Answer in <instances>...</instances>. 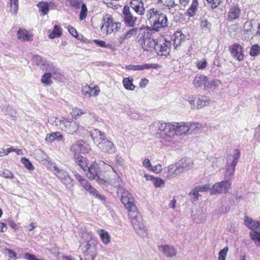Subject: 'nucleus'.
Wrapping results in <instances>:
<instances>
[{
  "instance_id": "nucleus-59",
  "label": "nucleus",
  "mask_w": 260,
  "mask_h": 260,
  "mask_svg": "<svg viewBox=\"0 0 260 260\" xmlns=\"http://www.w3.org/2000/svg\"><path fill=\"white\" fill-rule=\"evenodd\" d=\"M212 9L217 8L221 2V0H206Z\"/></svg>"
},
{
  "instance_id": "nucleus-29",
  "label": "nucleus",
  "mask_w": 260,
  "mask_h": 260,
  "mask_svg": "<svg viewBox=\"0 0 260 260\" xmlns=\"http://www.w3.org/2000/svg\"><path fill=\"white\" fill-rule=\"evenodd\" d=\"M102 243L105 245H108L111 241V236L103 229H99L97 231Z\"/></svg>"
},
{
  "instance_id": "nucleus-53",
  "label": "nucleus",
  "mask_w": 260,
  "mask_h": 260,
  "mask_svg": "<svg viewBox=\"0 0 260 260\" xmlns=\"http://www.w3.org/2000/svg\"><path fill=\"white\" fill-rule=\"evenodd\" d=\"M21 161L24 165L25 168L28 170H34V167L32 165L31 162L29 160V159L26 158L25 157H23L21 159Z\"/></svg>"
},
{
  "instance_id": "nucleus-7",
  "label": "nucleus",
  "mask_w": 260,
  "mask_h": 260,
  "mask_svg": "<svg viewBox=\"0 0 260 260\" xmlns=\"http://www.w3.org/2000/svg\"><path fill=\"white\" fill-rule=\"evenodd\" d=\"M117 192L118 194H121V202L125 208L128 210V213L130 211H133L137 209L136 206L134 203V198L128 191L124 189L123 188H119L117 190Z\"/></svg>"
},
{
  "instance_id": "nucleus-61",
  "label": "nucleus",
  "mask_w": 260,
  "mask_h": 260,
  "mask_svg": "<svg viewBox=\"0 0 260 260\" xmlns=\"http://www.w3.org/2000/svg\"><path fill=\"white\" fill-rule=\"evenodd\" d=\"M1 176L6 178H12L13 175L12 172L9 170H4L1 174Z\"/></svg>"
},
{
  "instance_id": "nucleus-40",
  "label": "nucleus",
  "mask_w": 260,
  "mask_h": 260,
  "mask_svg": "<svg viewBox=\"0 0 260 260\" xmlns=\"http://www.w3.org/2000/svg\"><path fill=\"white\" fill-rule=\"evenodd\" d=\"M190 105L191 110H195L197 109V103L198 101V96L196 95H191L188 96L186 100Z\"/></svg>"
},
{
  "instance_id": "nucleus-5",
  "label": "nucleus",
  "mask_w": 260,
  "mask_h": 260,
  "mask_svg": "<svg viewBox=\"0 0 260 260\" xmlns=\"http://www.w3.org/2000/svg\"><path fill=\"white\" fill-rule=\"evenodd\" d=\"M240 152L237 149H235L233 154H230L227 159V165L225 173L226 180H231L234 176L236 166L240 157Z\"/></svg>"
},
{
  "instance_id": "nucleus-52",
  "label": "nucleus",
  "mask_w": 260,
  "mask_h": 260,
  "mask_svg": "<svg viewBox=\"0 0 260 260\" xmlns=\"http://www.w3.org/2000/svg\"><path fill=\"white\" fill-rule=\"evenodd\" d=\"M87 9L85 4H83L81 7V10L79 14V19L80 20H84L87 15Z\"/></svg>"
},
{
  "instance_id": "nucleus-55",
  "label": "nucleus",
  "mask_w": 260,
  "mask_h": 260,
  "mask_svg": "<svg viewBox=\"0 0 260 260\" xmlns=\"http://www.w3.org/2000/svg\"><path fill=\"white\" fill-rule=\"evenodd\" d=\"M153 183L156 187H160L164 184L165 182L163 180L159 178H155L153 179Z\"/></svg>"
},
{
  "instance_id": "nucleus-37",
  "label": "nucleus",
  "mask_w": 260,
  "mask_h": 260,
  "mask_svg": "<svg viewBox=\"0 0 260 260\" xmlns=\"http://www.w3.org/2000/svg\"><path fill=\"white\" fill-rule=\"evenodd\" d=\"M39 11L42 13V16L48 14L49 11V4L45 2H41L37 4Z\"/></svg>"
},
{
  "instance_id": "nucleus-8",
  "label": "nucleus",
  "mask_w": 260,
  "mask_h": 260,
  "mask_svg": "<svg viewBox=\"0 0 260 260\" xmlns=\"http://www.w3.org/2000/svg\"><path fill=\"white\" fill-rule=\"evenodd\" d=\"M53 172L54 175L67 188L70 189L73 187V180L67 171L57 166H54Z\"/></svg>"
},
{
  "instance_id": "nucleus-30",
  "label": "nucleus",
  "mask_w": 260,
  "mask_h": 260,
  "mask_svg": "<svg viewBox=\"0 0 260 260\" xmlns=\"http://www.w3.org/2000/svg\"><path fill=\"white\" fill-rule=\"evenodd\" d=\"M83 92L85 95H88V96L91 95L96 96L100 92V89L96 86L92 88L86 85L84 87Z\"/></svg>"
},
{
  "instance_id": "nucleus-42",
  "label": "nucleus",
  "mask_w": 260,
  "mask_h": 260,
  "mask_svg": "<svg viewBox=\"0 0 260 260\" xmlns=\"http://www.w3.org/2000/svg\"><path fill=\"white\" fill-rule=\"evenodd\" d=\"M115 179L110 180V182L107 181V183L105 185H107L108 184H111L115 187H117V190L119 189V188H122L121 185L122 182L121 179L119 177L116 176L115 177Z\"/></svg>"
},
{
  "instance_id": "nucleus-48",
  "label": "nucleus",
  "mask_w": 260,
  "mask_h": 260,
  "mask_svg": "<svg viewBox=\"0 0 260 260\" xmlns=\"http://www.w3.org/2000/svg\"><path fill=\"white\" fill-rule=\"evenodd\" d=\"M260 53V46L257 44H254L251 47L249 54L252 56H257Z\"/></svg>"
},
{
  "instance_id": "nucleus-45",
  "label": "nucleus",
  "mask_w": 260,
  "mask_h": 260,
  "mask_svg": "<svg viewBox=\"0 0 260 260\" xmlns=\"http://www.w3.org/2000/svg\"><path fill=\"white\" fill-rule=\"evenodd\" d=\"M89 193L93 195V196L95 197L96 198L102 200L104 201L105 200V197L104 196L101 195L100 194L98 191L93 188L92 186H91L89 189L87 190Z\"/></svg>"
},
{
  "instance_id": "nucleus-15",
  "label": "nucleus",
  "mask_w": 260,
  "mask_h": 260,
  "mask_svg": "<svg viewBox=\"0 0 260 260\" xmlns=\"http://www.w3.org/2000/svg\"><path fill=\"white\" fill-rule=\"evenodd\" d=\"M229 50L232 56L238 61L244 59V51L241 45L239 44H234L230 47Z\"/></svg>"
},
{
  "instance_id": "nucleus-62",
  "label": "nucleus",
  "mask_w": 260,
  "mask_h": 260,
  "mask_svg": "<svg viewBox=\"0 0 260 260\" xmlns=\"http://www.w3.org/2000/svg\"><path fill=\"white\" fill-rule=\"evenodd\" d=\"M13 151L15 152L18 155H22L23 154L22 150L16 148H13L12 147L6 149L5 153L8 154L11 152Z\"/></svg>"
},
{
  "instance_id": "nucleus-46",
  "label": "nucleus",
  "mask_w": 260,
  "mask_h": 260,
  "mask_svg": "<svg viewBox=\"0 0 260 260\" xmlns=\"http://www.w3.org/2000/svg\"><path fill=\"white\" fill-rule=\"evenodd\" d=\"M138 31V28H133L127 31L126 34L122 36V40L128 39L132 36H136Z\"/></svg>"
},
{
  "instance_id": "nucleus-34",
  "label": "nucleus",
  "mask_w": 260,
  "mask_h": 260,
  "mask_svg": "<svg viewBox=\"0 0 260 260\" xmlns=\"http://www.w3.org/2000/svg\"><path fill=\"white\" fill-rule=\"evenodd\" d=\"M241 14V10L237 6L232 7L229 12V19L234 20L239 18Z\"/></svg>"
},
{
  "instance_id": "nucleus-35",
  "label": "nucleus",
  "mask_w": 260,
  "mask_h": 260,
  "mask_svg": "<svg viewBox=\"0 0 260 260\" xmlns=\"http://www.w3.org/2000/svg\"><path fill=\"white\" fill-rule=\"evenodd\" d=\"M152 67L151 64H144L141 65H129L125 67L126 70L133 71H142L145 69H148Z\"/></svg>"
},
{
  "instance_id": "nucleus-64",
  "label": "nucleus",
  "mask_w": 260,
  "mask_h": 260,
  "mask_svg": "<svg viewBox=\"0 0 260 260\" xmlns=\"http://www.w3.org/2000/svg\"><path fill=\"white\" fill-rule=\"evenodd\" d=\"M149 170L153 171L156 173H159L162 170V166L160 164L157 165L153 167L151 166V167L150 168Z\"/></svg>"
},
{
  "instance_id": "nucleus-6",
  "label": "nucleus",
  "mask_w": 260,
  "mask_h": 260,
  "mask_svg": "<svg viewBox=\"0 0 260 260\" xmlns=\"http://www.w3.org/2000/svg\"><path fill=\"white\" fill-rule=\"evenodd\" d=\"M103 20L104 23L101 27V30L103 34H110L115 31H117L120 28L121 23L114 21L109 15L104 16Z\"/></svg>"
},
{
  "instance_id": "nucleus-41",
  "label": "nucleus",
  "mask_w": 260,
  "mask_h": 260,
  "mask_svg": "<svg viewBox=\"0 0 260 260\" xmlns=\"http://www.w3.org/2000/svg\"><path fill=\"white\" fill-rule=\"evenodd\" d=\"M85 112L86 110L84 109H81L78 108H74L71 112V115L73 118L76 119L77 117L80 116Z\"/></svg>"
},
{
  "instance_id": "nucleus-57",
  "label": "nucleus",
  "mask_w": 260,
  "mask_h": 260,
  "mask_svg": "<svg viewBox=\"0 0 260 260\" xmlns=\"http://www.w3.org/2000/svg\"><path fill=\"white\" fill-rule=\"evenodd\" d=\"M97 45L104 48H112V45L106 44L105 42L103 41L94 40L93 41Z\"/></svg>"
},
{
  "instance_id": "nucleus-36",
  "label": "nucleus",
  "mask_w": 260,
  "mask_h": 260,
  "mask_svg": "<svg viewBox=\"0 0 260 260\" xmlns=\"http://www.w3.org/2000/svg\"><path fill=\"white\" fill-rule=\"evenodd\" d=\"M207 159L211 163L212 167L214 169L220 167L221 164H222V162H221L222 160V159L215 157L213 156H207Z\"/></svg>"
},
{
  "instance_id": "nucleus-24",
  "label": "nucleus",
  "mask_w": 260,
  "mask_h": 260,
  "mask_svg": "<svg viewBox=\"0 0 260 260\" xmlns=\"http://www.w3.org/2000/svg\"><path fill=\"white\" fill-rule=\"evenodd\" d=\"M207 76L205 75H197L193 81L192 84L196 88L204 87L205 89V84H206Z\"/></svg>"
},
{
  "instance_id": "nucleus-56",
  "label": "nucleus",
  "mask_w": 260,
  "mask_h": 260,
  "mask_svg": "<svg viewBox=\"0 0 260 260\" xmlns=\"http://www.w3.org/2000/svg\"><path fill=\"white\" fill-rule=\"evenodd\" d=\"M182 36H184L183 34L179 31H177L175 32V35L174 36V44L177 45L180 43L182 40Z\"/></svg>"
},
{
  "instance_id": "nucleus-16",
  "label": "nucleus",
  "mask_w": 260,
  "mask_h": 260,
  "mask_svg": "<svg viewBox=\"0 0 260 260\" xmlns=\"http://www.w3.org/2000/svg\"><path fill=\"white\" fill-rule=\"evenodd\" d=\"M98 146L103 151L109 154H112L115 152L116 148L113 144L106 138L102 140L100 143H99Z\"/></svg>"
},
{
  "instance_id": "nucleus-31",
  "label": "nucleus",
  "mask_w": 260,
  "mask_h": 260,
  "mask_svg": "<svg viewBox=\"0 0 260 260\" xmlns=\"http://www.w3.org/2000/svg\"><path fill=\"white\" fill-rule=\"evenodd\" d=\"M167 170L169 173L168 175L170 176H177L182 173L178 163L169 165Z\"/></svg>"
},
{
  "instance_id": "nucleus-22",
  "label": "nucleus",
  "mask_w": 260,
  "mask_h": 260,
  "mask_svg": "<svg viewBox=\"0 0 260 260\" xmlns=\"http://www.w3.org/2000/svg\"><path fill=\"white\" fill-rule=\"evenodd\" d=\"M85 143L83 141H78L72 145L71 147V151L74 154H79L80 153L84 152Z\"/></svg>"
},
{
  "instance_id": "nucleus-27",
  "label": "nucleus",
  "mask_w": 260,
  "mask_h": 260,
  "mask_svg": "<svg viewBox=\"0 0 260 260\" xmlns=\"http://www.w3.org/2000/svg\"><path fill=\"white\" fill-rule=\"evenodd\" d=\"M90 135L94 143L97 145H99V143H100L102 140L105 139L103 134L98 129H94L91 132Z\"/></svg>"
},
{
  "instance_id": "nucleus-10",
  "label": "nucleus",
  "mask_w": 260,
  "mask_h": 260,
  "mask_svg": "<svg viewBox=\"0 0 260 260\" xmlns=\"http://www.w3.org/2000/svg\"><path fill=\"white\" fill-rule=\"evenodd\" d=\"M140 42L144 50L149 52L155 51L157 43L151 37V35L148 32L144 33L143 36L140 38Z\"/></svg>"
},
{
  "instance_id": "nucleus-11",
  "label": "nucleus",
  "mask_w": 260,
  "mask_h": 260,
  "mask_svg": "<svg viewBox=\"0 0 260 260\" xmlns=\"http://www.w3.org/2000/svg\"><path fill=\"white\" fill-rule=\"evenodd\" d=\"M231 188V183L228 180H223L215 183L211 188L210 192L212 194L227 193Z\"/></svg>"
},
{
  "instance_id": "nucleus-39",
  "label": "nucleus",
  "mask_w": 260,
  "mask_h": 260,
  "mask_svg": "<svg viewBox=\"0 0 260 260\" xmlns=\"http://www.w3.org/2000/svg\"><path fill=\"white\" fill-rule=\"evenodd\" d=\"M61 35V30L60 26L58 25H55L53 29L49 35L50 39H53L55 38L59 37Z\"/></svg>"
},
{
  "instance_id": "nucleus-12",
  "label": "nucleus",
  "mask_w": 260,
  "mask_h": 260,
  "mask_svg": "<svg viewBox=\"0 0 260 260\" xmlns=\"http://www.w3.org/2000/svg\"><path fill=\"white\" fill-rule=\"evenodd\" d=\"M123 18L125 24L130 27H134L136 25L137 17L134 15L129 7L125 6L122 11Z\"/></svg>"
},
{
  "instance_id": "nucleus-63",
  "label": "nucleus",
  "mask_w": 260,
  "mask_h": 260,
  "mask_svg": "<svg viewBox=\"0 0 260 260\" xmlns=\"http://www.w3.org/2000/svg\"><path fill=\"white\" fill-rule=\"evenodd\" d=\"M5 252L11 258H14L16 257V253L12 249H5Z\"/></svg>"
},
{
  "instance_id": "nucleus-25",
  "label": "nucleus",
  "mask_w": 260,
  "mask_h": 260,
  "mask_svg": "<svg viewBox=\"0 0 260 260\" xmlns=\"http://www.w3.org/2000/svg\"><path fill=\"white\" fill-rule=\"evenodd\" d=\"M18 39L23 42L29 41L32 40V36L29 34L27 30L23 29H19L17 31Z\"/></svg>"
},
{
  "instance_id": "nucleus-33",
  "label": "nucleus",
  "mask_w": 260,
  "mask_h": 260,
  "mask_svg": "<svg viewBox=\"0 0 260 260\" xmlns=\"http://www.w3.org/2000/svg\"><path fill=\"white\" fill-rule=\"evenodd\" d=\"M133 78L132 77L124 78L122 80V84L124 87L129 90H134L136 86L133 84Z\"/></svg>"
},
{
  "instance_id": "nucleus-28",
  "label": "nucleus",
  "mask_w": 260,
  "mask_h": 260,
  "mask_svg": "<svg viewBox=\"0 0 260 260\" xmlns=\"http://www.w3.org/2000/svg\"><path fill=\"white\" fill-rule=\"evenodd\" d=\"M221 84V82L218 79H210L207 77L206 84H205V89H215Z\"/></svg>"
},
{
  "instance_id": "nucleus-9",
  "label": "nucleus",
  "mask_w": 260,
  "mask_h": 260,
  "mask_svg": "<svg viewBox=\"0 0 260 260\" xmlns=\"http://www.w3.org/2000/svg\"><path fill=\"white\" fill-rule=\"evenodd\" d=\"M100 168L95 162H92L86 170V176L89 179L95 180L99 184H106L107 181L99 176Z\"/></svg>"
},
{
  "instance_id": "nucleus-13",
  "label": "nucleus",
  "mask_w": 260,
  "mask_h": 260,
  "mask_svg": "<svg viewBox=\"0 0 260 260\" xmlns=\"http://www.w3.org/2000/svg\"><path fill=\"white\" fill-rule=\"evenodd\" d=\"M83 127L79 125L73 119L65 118L64 122L63 129L70 134L79 133L83 130Z\"/></svg>"
},
{
  "instance_id": "nucleus-60",
  "label": "nucleus",
  "mask_w": 260,
  "mask_h": 260,
  "mask_svg": "<svg viewBox=\"0 0 260 260\" xmlns=\"http://www.w3.org/2000/svg\"><path fill=\"white\" fill-rule=\"evenodd\" d=\"M197 187L200 192H206L208 190L210 191L211 188L210 187V184H206L203 185L197 186Z\"/></svg>"
},
{
  "instance_id": "nucleus-2",
  "label": "nucleus",
  "mask_w": 260,
  "mask_h": 260,
  "mask_svg": "<svg viewBox=\"0 0 260 260\" xmlns=\"http://www.w3.org/2000/svg\"><path fill=\"white\" fill-rule=\"evenodd\" d=\"M146 20L152 29L158 31L168 27V20L166 14L154 8L149 9L146 14Z\"/></svg>"
},
{
  "instance_id": "nucleus-43",
  "label": "nucleus",
  "mask_w": 260,
  "mask_h": 260,
  "mask_svg": "<svg viewBox=\"0 0 260 260\" xmlns=\"http://www.w3.org/2000/svg\"><path fill=\"white\" fill-rule=\"evenodd\" d=\"M41 82L43 84L50 85L52 81L51 80V74L50 73H45L42 77Z\"/></svg>"
},
{
  "instance_id": "nucleus-51",
  "label": "nucleus",
  "mask_w": 260,
  "mask_h": 260,
  "mask_svg": "<svg viewBox=\"0 0 260 260\" xmlns=\"http://www.w3.org/2000/svg\"><path fill=\"white\" fill-rule=\"evenodd\" d=\"M196 66L199 70L205 69L207 66V61L205 58L202 59L196 62Z\"/></svg>"
},
{
  "instance_id": "nucleus-47",
  "label": "nucleus",
  "mask_w": 260,
  "mask_h": 260,
  "mask_svg": "<svg viewBox=\"0 0 260 260\" xmlns=\"http://www.w3.org/2000/svg\"><path fill=\"white\" fill-rule=\"evenodd\" d=\"M200 26L203 31L209 32L210 30L211 24L207 20H202L200 22Z\"/></svg>"
},
{
  "instance_id": "nucleus-21",
  "label": "nucleus",
  "mask_w": 260,
  "mask_h": 260,
  "mask_svg": "<svg viewBox=\"0 0 260 260\" xmlns=\"http://www.w3.org/2000/svg\"><path fill=\"white\" fill-rule=\"evenodd\" d=\"M159 251L162 252L167 257H173L176 255V250L175 248L168 245H161L158 246Z\"/></svg>"
},
{
  "instance_id": "nucleus-32",
  "label": "nucleus",
  "mask_w": 260,
  "mask_h": 260,
  "mask_svg": "<svg viewBox=\"0 0 260 260\" xmlns=\"http://www.w3.org/2000/svg\"><path fill=\"white\" fill-rule=\"evenodd\" d=\"M65 118V117H62L61 119H58L55 117H51L49 118L48 121L53 125L57 126L63 130Z\"/></svg>"
},
{
  "instance_id": "nucleus-58",
  "label": "nucleus",
  "mask_w": 260,
  "mask_h": 260,
  "mask_svg": "<svg viewBox=\"0 0 260 260\" xmlns=\"http://www.w3.org/2000/svg\"><path fill=\"white\" fill-rule=\"evenodd\" d=\"M2 111L4 113L5 115H8L11 116H12L14 110L12 108L10 107L9 106H4L3 108Z\"/></svg>"
},
{
  "instance_id": "nucleus-17",
  "label": "nucleus",
  "mask_w": 260,
  "mask_h": 260,
  "mask_svg": "<svg viewBox=\"0 0 260 260\" xmlns=\"http://www.w3.org/2000/svg\"><path fill=\"white\" fill-rule=\"evenodd\" d=\"M33 61L37 66H40L43 70L50 71L53 69L52 63L49 62L40 56L37 55L34 56Z\"/></svg>"
},
{
  "instance_id": "nucleus-54",
  "label": "nucleus",
  "mask_w": 260,
  "mask_h": 260,
  "mask_svg": "<svg viewBox=\"0 0 260 260\" xmlns=\"http://www.w3.org/2000/svg\"><path fill=\"white\" fill-rule=\"evenodd\" d=\"M257 221L252 220L251 218L246 217L245 219V224L249 229L252 230L254 229V225Z\"/></svg>"
},
{
  "instance_id": "nucleus-49",
  "label": "nucleus",
  "mask_w": 260,
  "mask_h": 260,
  "mask_svg": "<svg viewBox=\"0 0 260 260\" xmlns=\"http://www.w3.org/2000/svg\"><path fill=\"white\" fill-rule=\"evenodd\" d=\"M11 4L10 11L13 14H16L18 8V0H10Z\"/></svg>"
},
{
  "instance_id": "nucleus-44",
  "label": "nucleus",
  "mask_w": 260,
  "mask_h": 260,
  "mask_svg": "<svg viewBox=\"0 0 260 260\" xmlns=\"http://www.w3.org/2000/svg\"><path fill=\"white\" fill-rule=\"evenodd\" d=\"M250 238L254 241L256 245L260 243V232H250L249 233Z\"/></svg>"
},
{
  "instance_id": "nucleus-50",
  "label": "nucleus",
  "mask_w": 260,
  "mask_h": 260,
  "mask_svg": "<svg viewBox=\"0 0 260 260\" xmlns=\"http://www.w3.org/2000/svg\"><path fill=\"white\" fill-rule=\"evenodd\" d=\"M228 250V246H225L221 249L219 252L218 260H225Z\"/></svg>"
},
{
  "instance_id": "nucleus-19",
  "label": "nucleus",
  "mask_w": 260,
  "mask_h": 260,
  "mask_svg": "<svg viewBox=\"0 0 260 260\" xmlns=\"http://www.w3.org/2000/svg\"><path fill=\"white\" fill-rule=\"evenodd\" d=\"M131 7L137 14L140 15L144 14L145 9L142 0H132L131 2Z\"/></svg>"
},
{
  "instance_id": "nucleus-18",
  "label": "nucleus",
  "mask_w": 260,
  "mask_h": 260,
  "mask_svg": "<svg viewBox=\"0 0 260 260\" xmlns=\"http://www.w3.org/2000/svg\"><path fill=\"white\" fill-rule=\"evenodd\" d=\"M157 3L162 9H167L171 13L173 14V8L178 6L175 0H157Z\"/></svg>"
},
{
  "instance_id": "nucleus-26",
  "label": "nucleus",
  "mask_w": 260,
  "mask_h": 260,
  "mask_svg": "<svg viewBox=\"0 0 260 260\" xmlns=\"http://www.w3.org/2000/svg\"><path fill=\"white\" fill-rule=\"evenodd\" d=\"M63 139V136L58 132H53L46 135L45 141L47 142L52 143L55 141H60Z\"/></svg>"
},
{
  "instance_id": "nucleus-38",
  "label": "nucleus",
  "mask_w": 260,
  "mask_h": 260,
  "mask_svg": "<svg viewBox=\"0 0 260 260\" xmlns=\"http://www.w3.org/2000/svg\"><path fill=\"white\" fill-rule=\"evenodd\" d=\"M198 5L199 3L198 0H192L191 4L187 11V15L188 16L192 17L196 15Z\"/></svg>"
},
{
  "instance_id": "nucleus-20",
  "label": "nucleus",
  "mask_w": 260,
  "mask_h": 260,
  "mask_svg": "<svg viewBox=\"0 0 260 260\" xmlns=\"http://www.w3.org/2000/svg\"><path fill=\"white\" fill-rule=\"evenodd\" d=\"M177 163L182 173L191 169L193 164L192 160L190 158L182 159Z\"/></svg>"
},
{
  "instance_id": "nucleus-1",
  "label": "nucleus",
  "mask_w": 260,
  "mask_h": 260,
  "mask_svg": "<svg viewBox=\"0 0 260 260\" xmlns=\"http://www.w3.org/2000/svg\"><path fill=\"white\" fill-rule=\"evenodd\" d=\"M171 123L155 121L149 126V130L154 137L160 139L161 142L166 146L174 144L171 138Z\"/></svg>"
},
{
  "instance_id": "nucleus-3",
  "label": "nucleus",
  "mask_w": 260,
  "mask_h": 260,
  "mask_svg": "<svg viewBox=\"0 0 260 260\" xmlns=\"http://www.w3.org/2000/svg\"><path fill=\"white\" fill-rule=\"evenodd\" d=\"M197 124L194 123L190 122H172L171 123V138L172 139L175 135L182 136L188 134H191L193 129H194L197 126Z\"/></svg>"
},
{
  "instance_id": "nucleus-23",
  "label": "nucleus",
  "mask_w": 260,
  "mask_h": 260,
  "mask_svg": "<svg viewBox=\"0 0 260 260\" xmlns=\"http://www.w3.org/2000/svg\"><path fill=\"white\" fill-rule=\"evenodd\" d=\"M210 103V99L209 97L204 95L198 96L196 109H201L205 107L209 106Z\"/></svg>"
},
{
  "instance_id": "nucleus-4",
  "label": "nucleus",
  "mask_w": 260,
  "mask_h": 260,
  "mask_svg": "<svg viewBox=\"0 0 260 260\" xmlns=\"http://www.w3.org/2000/svg\"><path fill=\"white\" fill-rule=\"evenodd\" d=\"M129 218L136 233L141 237H144L147 235V229L143 223L142 216L137 209L128 213Z\"/></svg>"
},
{
  "instance_id": "nucleus-14",
  "label": "nucleus",
  "mask_w": 260,
  "mask_h": 260,
  "mask_svg": "<svg viewBox=\"0 0 260 260\" xmlns=\"http://www.w3.org/2000/svg\"><path fill=\"white\" fill-rule=\"evenodd\" d=\"M171 43L164 40L157 43L155 52L159 55L166 56L171 51Z\"/></svg>"
}]
</instances>
